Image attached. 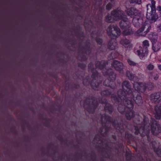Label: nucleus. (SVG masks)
<instances>
[{
	"instance_id": "nucleus-12",
	"label": "nucleus",
	"mask_w": 161,
	"mask_h": 161,
	"mask_svg": "<svg viewBox=\"0 0 161 161\" xmlns=\"http://www.w3.org/2000/svg\"><path fill=\"white\" fill-rule=\"evenodd\" d=\"M137 92H138L137 91ZM131 96H130L129 97H126L127 99L128 100L132 101L133 104V101H134L138 105L141 104L142 102V97L141 96L140 94L138 92H134L131 94Z\"/></svg>"
},
{
	"instance_id": "nucleus-36",
	"label": "nucleus",
	"mask_w": 161,
	"mask_h": 161,
	"mask_svg": "<svg viewBox=\"0 0 161 161\" xmlns=\"http://www.w3.org/2000/svg\"><path fill=\"white\" fill-rule=\"evenodd\" d=\"M149 46V41L147 40H145L142 42V47L147 49Z\"/></svg>"
},
{
	"instance_id": "nucleus-15",
	"label": "nucleus",
	"mask_w": 161,
	"mask_h": 161,
	"mask_svg": "<svg viewBox=\"0 0 161 161\" xmlns=\"http://www.w3.org/2000/svg\"><path fill=\"white\" fill-rule=\"evenodd\" d=\"M126 12L128 16L133 18L136 16L139 17L141 15L140 12L133 8H131L127 9Z\"/></svg>"
},
{
	"instance_id": "nucleus-45",
	"label": "nucleus",
	"mask_w": 161,
	"mask_h": 161,
	"mask_svg": "<svg viewBox=\"0 0 161 161\" xmlns=\"http://www.w3.org/2000/svg\"><path fill=\"white\" fill-rule=\"evenodd\" d=\"M158 69L160 70L161 71V65H158Z\"/></svg>"
},
{
	"instance_id": "nucleus-46",
	"label": "nucleus",
	"mask_w": 161,
	"mask_h": 161,
	"mask_svg": "<svg viewBox=\"0 0 161 161\" xmlns=\"http://www.w3.org/2000/svg\"><path fill=\"white\" fill-rule=\"evenodd\" d=\"M113 138L115 139H116V137L115 136H113Z\"/></svg>"
},
{
	"instance_id": "nucleus-11",
	"label": "nucleus",
	"mask_w": 161,
	"mask_h": 161,
	"mask_svg": "<svg viewBox=\"0 0 161 161\" xmlns=\"http://www.w3.org/2000/svg\"><path fill=\"white\" fill-rule=\"evenodd\" d=\"M107 31L108 35L113 39L117 37L120 34L119 29L114 25H110L107 28Z\"/></svg>"
},
{
	"instance_id": "nucleus-33",
	"label": "nucleus",
	"mask_w": 161,
	"mask_h": 161,
	"mask_svg": "<svg viewBox=\"0 0 161 161\" xmlns=\"http://www.w3.org/2000/svg\"><path fill=\"white\" fill-rule=\"evenodd\" d=\"M111 95V97L114 99V98L113 97V96H114V97H117L115 95H114L113 94H111V93L110 91L108 90H104L101 93V95L103 96H108L109 95Z\"/></svg>"
},
{
	"instance_id": "nucleus-31",
	"label": "nucleus",
	"mask_w": 161,
	"mask_h": 161,
	"mask_svg": "<svg viewBox=\"0 0 161 161\" xmlns=\"http://www.w3.org/2000/svg\"><path fill=\"white\" fill-rule=\"evenodd\" d=\"M155 142H153L152 144L153 147L154 149V151L157 154L159 157H161V147H159L157 148L155 146Z\"/></svg>"
},
{
	"instance_id": "nucleus-4",
	"label": "nucleus",
	"mask_w": 161,
	"mask_h": 161,
	"mask_svg": "<svg viewBox=\"0 0 161 161\" xmlns=\"http://www.w3.org/2000/svg\"><path fill=\"white\" fill-rule=\"evenodd\" d=\"M123 90L120 89L118 92V96L120 97H122L123 99L128 96H131L132 93L131 86L129 81L125 80L123 82L122 84Z\"/></svg>"
},
{
	"instance_id": "nucleus-28",
	"label": "nucleus",
	"mask_w": 161,
	"mask_h": 161,
	"mask_svg": "<svg viewBox=\"0 0 161 161\" xmlns=\"http://www.w3.org/2000/svg\"><path fill=\"white\" fill-rule=\"evenodd\" d=\"M126 74L128 79L134 81H137L138 78L135 75L132 74L130 71L127 70L126 71Z\"/></svg>"
},
{
	"instance_id": "nucleus-41",
	"label": "nucleus",
	"mask_w": 161,
	"mask_h": 161,
	"mask_svg": "<svg viewBox=\"0 0 161 161\" xmlns=\"http://www.w3.org/2000/svg\"><path fill=\"white\" fill-rule=\"evenodd\" d=\"M112 8V5L110 3H108L106 6V8L108 10H109Z\"/></svg>"
},
{
	"instance_id": "nucleus-25",
	"label": "nucleus",
	"mask_w": 161,
	"mask_h": 161,
	"mask_svg": "<svg viewBox=\"0 0 161 161\" xmlns=\"http://www.w3.org/2000/svg\"><path fill=\"white\" fill-rule=\"evenodd\" d=\"M155 117L156 119H159L161 118V104L156 106L154 108Z\"/></svg>"
},
{
	"instance_id": "nucleus-13",
	"label": "nucleus",
	"mask_w": 161,
	"mask_h": 161,
	"mask_svg": "<svg viewBox=\"0 0 161 161\" xmlns=\"http://www.w3.org/2000/svg\"><path fill=\"white\" fill-rule=\"evenodd\" d=\"M151 126L152 133L154 135H157L161 132V126L154 119L151 121Z\"/></svg>"
},
{
	"instance_id": "nucleus-21",
	"label": "nucleus",
	"mask_w": 161,
	"mask_h": 161,
	"mask_svg": "<svg viewBox=\"0 0 161 161\" xmlns=\"http://www.w3.org/2000/svg\"><path fill=\"white\" fill-rule=\"evenodd\" d=\"M99 102L105 104L104 109L106 112H108L110 114L112 113L113 110L112 106L110 104L108 103L106 100L104 99L103 101L99 100Z\"/></svg>"
},
{
	"instance_id": "nucleus-16",
	"label": "nucleus",
	"mask_w": 161,
	"mask_h": 161,
	"mask_svg": "<svg viewBox=\"0 0 161 161\" xmlns=\"http://www.w3.org/2000/svg\"><path fill=\"white\" fill-rule=\"evenodd\" d=\"M150 99L152 102L158 103L161 102V91L154 93L150 96Z\"/></svg>"
},
{
	"instance_id": "nucleus-3",
	"label": "nucleus",
	"mask_w": 161,
	"mask_h": 161,
	"mask_svg": "<svg viewBox=\"0 0 161 161\" xmlns=\"http://www.w3.org/2000/svg\"><path fill=\"white\" fill-rule=\"evenodd\" d=\"M155 3L156 2L154 0H151V4H148L147 5V18L148 19L153 22L158 18V15L155 13Z\"/></svg>"
},
{
	"instance_id": "nucleus-19",
	"label": "nucleus",
	"mask_w": 161,
	"mask_h": 161,
	"mask_svg": "<svg viewBox=\"0 0 161 161\" xmlns=\"http://www.w3.org/2000/svg\"><path fill=\"white\" fill-rule=\"evenodd\" d=\"M119 23V26L122 29L125 28H127L130 26V23L128 19L126 18V16H125L122 19Z\"/></svg>"
},
{
	"instance_id": "nucleus-7",
	"label": "nucleus",
	"mask_w": 161,
	"mask_h": 161,
	"mask_svg": "<svg viewBox=\"0 0 161 161\" xmlns=\"http://www.w3.org/2000/svg\"><path fill=\"white\" fill-rule=\"evenodd\" d=\"M114 98V100L119 103L118 107V110L119 111L121 114H123L125 111L126 112L128 108H127V106H128V104L126 102V100H127L128 104H130L129 100L127 99L126 97H125L124 99L121 97L118 96V97H115L114 96H112Z\"/></svg>"
},
{
	"instance_id": "nucleus-27",
	"label": "nucleus",
	"mask_w": 161,
	"mask_h": 161,
	"mask_svg": "<svg viewBox=\"0 0 161 161\" xmlns=\"http://www.w3.org/2000/svg\"><path fill=\"white\" fill-rule=\"evenodd\" d=\"M94 142L97 144H100L101 146L102 147L103 146L104 144H106V142H105L103 141V140L102 139L101 137H100V136L98 135H97L95 137Z\"/></svg>"
},
{
	"instance_id": "nucleus-9",
	"label": "nucleus",
	"mask_w": 161,
	"mask_h": 161,
	"mask_svg": "<svg viewBox=\"0 0 161 161\" xmlns=\"http://www.w3.org/2000/svg\"><path fill=\"white\" fill-rule=\"evenodd\" d=\"M151 26L148 21H145L142 24L141 28L136 32V34L138 36H145L149 31Z\"/></svg>"
},
{
	"instance_id": "nucleus-17",
	"label": "nucleus",
	"mask_w": 161,
	"mask_h": 161,
	"mask_svg": "<svg viewBox=\"0 0 161 161\" xmlns=\"http://www.w3.org/2000/svg\"><path fill=\"white\" fill-rule=\"evenodd\" d=\"M90 102L92 103H90L88 108H86V110L90 113L92 114L94 112L95 109L97 107V101L94 98L91 99Z\"/></svg>"
},
{
	"instance_id": "nucleus-47",
	"label": "nucleus",
	"mask_w": 161,
	"mask_h": 161,
	"mask_svg": "<svg viewBox=\"0 0 161 161\" xmlns=\"http://www.w3.org/2000/svg\"><path fill=\"white\" fill-rule=\"evenodd\" d=\"M160 161H161V160Z\"/></svg>"
},
{
	"instance_id": "nucleus-1",
	"label": "nucleus",
	"mask_w": 161,
	"mask_h": 161,
	"mask_svg": "<svg viewBox=\"0 0 161 161\" xmlns=\"http://www.w3.org/2000/svg\"><path fill=\"white\" fill-rule=\"evenodd\" d=\"M100 119H99V121H101L102 124L103 128L100 130L99 132L102 136H104L106 135L107 132L109 129L108 124L111 122L117 130L119 131L121 133L123 132L124 127L123 125L115 124L118 123L117 121L114 120L113 122L112 121L111 119L105 114L100 115Z\"/></svg>"
},
{
	"instance_id": "nucleus-26",
	"label": "nucleus",
	"mask_w": 161,
	"mask_h": 161,
	"mask_svg": "<svg viewBox=\"0 0 161 161\" xmlns=\"http://www.w3.org/2000/svg\"><path fill=\"white\" fill-rule=\"evenodd\" d=\"M152 48L155 52L158 51L161 48V43L158 41L152 42Z\"/></svg>"
},
{
	"instance_id": "nucleus-37",
	"label": "nucleus",
	"mask_w": 161,
	"mask_h": 161,
	"mask_svg": "<svg viewBox=\"0 0 161 161\" xmlns=\"http://www.w3.org/2000/svg\"><path fill=\"white\" fill-rule=\"evenodd\" d=\"M129 2L131 3H134L138 4H140L142 3V0H129Z\"/></svg>"
},
{
	"instance_id": "nucleus-42",
	"label": "nucleus",
	"mask_w": 161,
	"mask_h": 161,
	"mask_svg": "<svg viewBox=\"0 0 161 161\" xmlns=\"http://www.w3.org/2000/svg\"><path fill=\"white\" fill-rule=\"evenodd\" d=\"M87 80L86 79L84 80L83 82V84L86 85H88L90 82V81L89 80H87L88 81L87 82Z\"/></svg>"
},
{
	"instance_id": "nucleus-44",
	"label": "nucleus",
	"mask_w": 161,
	"mask_h": 161,
	"mask_svg": "<svg viewBox=\"0 0 161 161\" xmlns=\"http://www.w3.org/2000/svg\"><path fill=\"white\" fill-rule=\"evenodd\" d=\"M79 66L80 68L83 69L86 66L84 64L82 65L80 64Z\"/></svg>"
},
{
	"instance_id": "nucleus-14",
	"label": "nucleus",
	"mask_w": 161,
	"mask_h": 161,
	"mask_svg": "<svg viewBox=\"0 0 161 161\" xmlns=\"http://www.w3.org/2000/svg\"><path fill=\"white\" fill-rule=\"evenodd\" d=\"M128 101L127 100L125 101L126 102H127V103L128 104V106H127L128 109L126 112L125 117L127 119L130 120L134 117V113L132 110L133 108L132 101V100H129V104H128Z\"/></svg>"
},
{
	"instance_id": "nucleus-23",
	"label": "nucleus",
	"mask_w": 161,
	"mask_h": 161,
	"mask_svg": "<svg viewBox=\"0 0 161 161\" xmlns=\"http://www.w3.org/2000/svg\"><path fill=\"white\" fill-rule=\"evenodd\" d=\"M120 42V44L125 48L130 49L132 47V44L130 41L126 39H122Z\"/></svg>"
},
{
	"instance_id": "nucleus-20",
	"label": "nucleus",
	"mask_w": 161,
	"mask_h": 161,
	"mask_svg": "<svg viewBox=\"0 0 161 161\" xmlns=\"http://www.w3.org/2000/svg\"><path fill=\"white\" fill-rule=\"evenodd\" d=\"M148 53V49L142 47H140L139 49L137 50L136 53L140 58L143 59L147 56Z\"/></svg>"
},
{
	"instance_id": "nucleus-10",
	"label": "nucleus",
	"mask_w": 161,
	"mask_h": 161,
	"mask_svg": "<svg viewBox=\"0 0 161 161\" xmlns=\"http://www.w3.org/2000/svg\"><path fill=\"white\" fill-rule=\"evenodd\" d=\"M135 89L138 92H144L146 89L149 90H151L153 87V85L152 83L144 84L142 83L135 82L133 84Z\"/></svg>"
},
{
	"instance_id": "nucleus-18",
	"label": "nucleus",
	"mask_w": 161,
	"mask_h": 161,
	"mask_svg": "<svg viewBox=\"0 0 161 161\" xmlns=\"http://www.w3.org/2000/svg\"><path fill=\"white\" fill-rule=\"evenodd\" d=\"M112 66L115 70L119 71L120 73H123V64L118 61L114 60L112 64Z\"/></svg>"
},
{
	"instance_id": "nucleus-40",
	"label": "nucleus",
	"mask_w": 161,
	"mask_h": 161,
	"mask_svg": "<svg viewBox=\"0 0 161 161\" xmlns=\"http://www.w3.org/2000/svg\"><path fill=\"white\" fill-rule=\"evenodd\" d=\"M96 42L98 44H100L102 42V40L99 38L97 37L96 39Z\"/></svg>"
},
{
	"instance_id": "nucleus-5",
	"label": "nucleus",
	"mask_w": 161,
	"mask_h": 161,
	"mask_svg": "<svg viewBox=\"0 0 161 161\" xmlns=\"http://www.w3.org/2000/svg\"><path fill=\"white\" fill-rule=\"evenodd\" d=\"M148 119L145 117H144L143 123L142 125L141 126L139 124L137 126H135L136 131L135 134L137 135L139 133L142 136L147 135L150 131L149 126L147 125Z\"/></svg>"
},
{
	"instance_id": "nucleus-6",
	"label": "nucleus",
	"mask_w": 161,
	"mask_h": 161,
	"mask_svg": "<svg viewBox=\"0 0 161 161\" xmlns=\"http://www.w3.org/2000/svg\"><path fill=\"white\" fill-rule=\"evenodd\" d=\"M125 15L123 11L120 9L115 10L111 12V15H107L105 20L108 22L111 23L122 19Z\"/></svg>"
},
{
	"instance_id": "nucleus-39",
	"label": "nucleus",
	"mask_w": 161,
	"mask_h": 161,
	"mask_svg": "<svg viewBox=\"0 0 161 161\" xmlns=\"http://www.w3.org/2000/svg\"><path fill=\"white\" fill-rule=\"evenodd\" d=\"M157 31L161 35V23L158 25L157 28Z\"/></svg>"
},
{
	"instance_id": "nucleus-34",
	"label": "nucleus",
	"mask_w": 161,
	"mask_h": 161,
	"mask_svg": "<svg viewBox=\"0 0 161 161\" xmlns=\"http://www.w3.org/2000/svg\"><path fill=\"white\" fill-rule=\"evenodd\" d=\"M148 76L149 78L151 79L153 78L155 80H157L158 78V75L155 73L150 72L148 74Z\"/></svg>"
},
{
	"instance_id": "nucleus-30",
	"label": "nucleus",
	"mask_w": 161,
	"mask_h": 161,
	"mask_svg": "<svg viewBox=\"0 0 161 161\" xmlns=\"http://www.w3.org/2000/svg\"><path fill=\"white\" fill-rule=\"evenodd\" d=\"M117 45V44L115 40H113L108 43V47L110 50H114L115 49Z\"/></svg>"
},
{
	"instance_id": "nucleus-43",
	"label": "nucleus",
	"mask_w": 161,
	"mask_h": 161,
	"mask_svg": "<svg viewBox=\"0 0 161 161\" xmlns=\"http://www.w3.org/2000/svg\"><path fill=\"white\" fill-rule=\"evenodd\" d=\"M157 10L159 12L161 15V6H159L157 7Z\"/></svg>"
},
{
	"instance_id": "nucleus-29",
	"label": "nucleus",
	"mask_w": 161,
	"mask_h": 161,
	"mask_svg": "<svg viewBox=\"0 0 161 161\" xmlns=\"http://www.w3.org/2000/svg\"><path fill=\"white\" fill-rule=\"evenodd\" d=\"M148 38L152 42H154L157 41L158 36L157 34L154 32L150 33L148 35Z\"/></svg>"
},
{
	"instance_id": "nucleus-24",
	"label": "nucleus",
	"mask_w": 161,
	"mask_h": 161,
	"mask_svg": "<svg viewBox=\"0 0 161 161\" xmlns=\"http://www.w3.org/2000/svg\"><path fill=\"white\" fill-rule=\"evenodd\" d=\"M83 53L82 56H81V59L82 60H85L86 59V55H88L90 52V45L89 44L86 45L83 49Z\"/></svg>"
},
{
	"instance_id": "nucleus-32",
	"label": "nucleus",
	"mask_w": 161,
	"mask_h": 161,
	"mask_svg": "<svg viewBox=\"0 0 161 161\" xmlns=\"http://www.w3.org/2000/svg\"><path fill=\"white\" fill-rule=\"evenodd\" d=\"M123 30L122 33L125 35H128L132 33L133 31L132 30L130 26L129 27H127V29L125 28L124 29H122Z\"/></svg>"
},
{
	"instance_id": "nucleus-35",
	"label": "nucleus",
	"mask_w": 161,
	"mask_h": 161,
	"mask_svg": "<svg viewBox=\"0 0 161 161\" xmlns=\"http://www.w3.org/2000/svg\"><path fill=\"white\" fill-rule=\"evenodd\" d=\"M127 61L129 65L130 66H138V64L130 59H128Z\"/></svg>"
},
{
	"instance_id": "nucleus-22",
	"label": "nucleus",
	"mask_w": 161,
	"mask_h": 161,
	"mask_svg": "<svg viewBox=\"0 0 161 161\" xmlns=\"http://www.w3.org/2000/svg\"><path fill=\"white\" fill-rule=\"evenodd\" d=\"M141 16L139 17L136 16L133 18V23L134 25L136 27H138L140 25L143 23V19L140 18Z\"/></svg>"
},
{
	"instance_id": "nucleus-8",
	"label": "nucleus",
	"mask_w": 161,
	"mask_h": 161,
	"mask_svg": "<svg viewBox=\"0 0 161 161\" xmlns=\"http://www.w3.org/2000/svg\"><path fill=\"white\" fill-rule=\"evenodd\" d=\"M93 65L92 64H90L88 65V68L89 70H91L92 73V81L91 83V85L93 88L95 90H97V88L101 83V82L99 81L97 82L98 77L99 76L97 71L92 69Z\"/></svg>"
},
{
	"instance_id": "nucleus-38",
	"label": "nucleus",
	"mask_w": 161,
	"mask_h": 161,
	"mask_svg": "<svg viewBox=\"0 0 161 161\" xmlns=\"http://www.w3.org/2000/svg\"><path fill=\"white\" fill-rule=\"evenodd\" d=\"M154 68V65L152 64H150L147 65V69L149 70H152Z\"/></svg>"
},
{
	"instance_id": "nucleus-2",
	"label": "nucleus",
	"mask_w": 161,
	"mask_h": 161,
	"mask_svg": "<svg viewBox=\"0 0 161 161\" xmlns=\"http://www.w3.org/2000/svg\"><path fill=\"white\" fill-rule=\"evenodd\" d=\"M104 66L105 64L103 62L97 61L96 62V67L97 68H98L100 69H103L102 72L104 75L108 76V79L104 81V85L106 86H111L112 88H113L114 87H112L111 85L116 79V74L113 72L111 69L107 70L105 68H104Z\"/></svg>"
}]
</instances>
